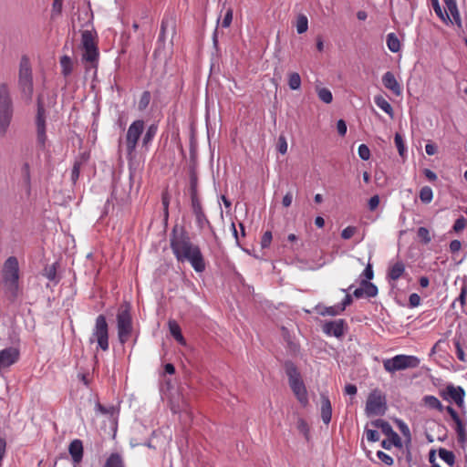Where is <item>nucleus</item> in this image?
I'll return each instance as SVG.
<instances>
[{"mask_svg":"<svg viewBox=\"0 0 467 467\" xmlns=\"http://www.w3.org/2000/svg\"><path fill=\"white\" fill-rule=\"evenodd\" d=\"M171 248L178 262H188L196 273H202L206 268L204 256L199 245L194 244L187 233L173 234Z\"/></svg>","mask_w":467,"mask_h":467,"instance_id":"f257e3e1","label":"nucleus"},{"mask_svg":"<svg viewBox=\"0 0 467 467\" xmlns=\"http://www.w3.org/2000/svg\"><path fill=\"white\" fill-rule=\"evenodd\" d=\"M2 283L5 293L16 299L19 290V264L16 256H9L4 263L2 269Z\"/></svg>","mask_w":467,"mask_h":467,"instance_id":"f03ea898","label":"nucleus"},{"mask_svg":"<svg viewBox=\"0 0 467 467\" xmlns=\"http://www.w3.org/2000/svg\"><path fill=\"white\" fill-rule=\"evenodd\" d=\"M97 37L98 35L94 29L84 30L81 33L82 61L88 63L90 67L94 68H97L99 57Z\"/></svg>","mask_w":467,"mask_h":467,"instance_id":"7ed1b4c3","label":"nucleus"},{"mask_svg":"<svg viewBox=\"0 0 467 467\" xmlns=\"http://www.w3.org/2000/svg\"><path fill=\"white\" fill-rule=\"evenodd\" d=\"M117 330L119 340L120 344L124 345L130 339L133 331L131 306L128 302L120 305L118 309Z\"/></svg>","mask_w":467,"mask_h":467,"instance_id":"20e7f679","label":"nucleus"},{"mask_svg":"<svg viewBox=\"0 0 467 467\" xmlns=\"http://www.w3.org/2000/svg\"><path fill=\"white\" fill-rule=\"evenodd\" d=\"M18 87L22 97L27 102L32 100L34 87L33 75L30 60L26 56H23L19 63Z\"/></svg>","mask_w":467,"mask_h":467,"instance_id":"39448f33","label":"nucleus"},{"mask_svg":"<svg viewBox=\"0 0 467 467\" xmlns=\"http://www.w3.org/2000/svg\"><path fill=\"white\" fill-rule=\"evenodd\" d=\"M13 116L12 99L8 87L5 84L0 86V136H4L10 125Z\"/></svg>","mask_w":467,"mask_h":467,"instance_id":"423d86ee","label":"nucleus"},{"mask_svg":"<svg viewBox=\"0 0 467 467\" xmlns=\"http://www.w3.org/2000/svg\"><path fill=\"white\" fill-rule=\"evenodd\" d=\"M420 363V359L416 356L400 354L384 359L383 368L387 372L393 374L400 370L418 368Z\"/></svg>","mask_w":467,"mask_h":467,"instance_id":"0eeeda50","label":"nucleus"},{"mask_svg":"<svg viewBox=\"0 0 467 467\" xmlns=\"http://www.w3.org/2000/svg\"><path fill=\"white\" fill-rule=\"evenodd\" d=\"M88 341L90 344L97 342L98 348L103 351L109 349V325L104 315H99L96 317Z\"/></svg>","mask_w":467,"mask_h":467,"instance_id":"6e6552de","label":"nucleus"},{"mask_svg":"<svg viewBox=\"0 0 467 467\" xmlns=\"http://www.w3.org/2000/svg\"><path fill=\"white\" fill-rule=\"evenodd\" d=\"M144 121L142 119L134 120L129 127L126 134L125 145L127 158L131 160L134 157V153L144 131Z\"/></svg>","mask_w":467,"mask_h":467,"instance_id":"1a4fd4ad","label":"nucleus"},{"mask_svg":"<svg viewBox=\"0 0 467 467\" xmlns=\"http://www.w3.org/2000/svg\"><path fill=\"white\" fill-rule=\"evenodd\" d=\"M387 410L386 406V398L382 394V392L376 389H373L366 402V408L365 411L367 416H378V415H384L385 411Z\"/></svg>","mask_w":467,"mask_h":467,"instance_id":"9d476101","label":"nucleus"},{"mask_svg":"<svg viewBox=\"0 0 467 467\" xmlns=\"http://www.w3.org/2000/svg\"><path fill=\"white\" fill-rule=\"evenodd\" d=\"M37 142L44 146L47 140L46 135V110L44 109L41 98H37V114L36 119Z\"/></svg>","mask_w":467,"mask_h":467,"instance_id":"9b49d317","label":"nucleus"},{"mask_svg":"<svg viewBox=\"0 0 467 467\" xmlns=\"http://www.w3.org/2000/svg\"><path fill=\"white\" fill-rule=\"evenodd\" d=\"M441 396L445 400L454 401L459 408L464 405L465 391L461 386L456 387L452 384H449L446 389L441 392Z\"/></svg>","mask_w":467,"mask_h":467,"instance_id":"f8f14e48","label":"nucleus"},{"mask_svg":"<svg viewBox=\"0 0 467 467\" xmlns=\"http://www.w3.org/2000/svg\"><path fill=\"white\" fill-rule=\"evenodd\" d=\"M346 321L344 319H337L333 321H326L322 327L323 332L335 337H342L345 334Z\"/></svg>","mask_w":467,"mask_h":467,"instance_id":"ddd939ff","label":"nucleus"},{"mask_svg":"<svg viewBox=\"0 0 467 467\" xmlns=\"http://www.w3.org/2000/svg\"><path fill=\"white\" fill-rule=\"evenodd\" d=\"M19 358V351L15 348H6L0 351V371L15 364Z\"/></svg>","mask_w":467,"mask_h":467,"instance_id":"4468645a","label":"nucleus"},{"mask_svg":"<svg viewBox=\"0 0 467 467\" xmlns=\"http://www.w3.org/2000/svg\"><path fill=\"white\" fill-rule=\"evenodd\" d=\"M289 386L298 401L306 406L308 403V397L302 379L289 382Z\"/></svg>","mask_w":467,"mask_h":467,"instance_id":"2eb2a0df","label":"nucleus"},{"mask_svg":"<svg viewBox=\"0 0 467 467\" xmlns=\"http://www.w3.org/2000/svg\"><path fill=\"white\" fill-rule=\"evenodd\" d=\"M382 83L394 95L400 96L402 93V88L392 72L388 71L383 75Z\"/></svg>","mask_w":467,"mask_h":467,"instance_id":"dca6fc26","label":"nucleus"},{"mask_svg":"<svg viewBox=\"0 0 467 467\" xmlns=\"http://www.w3.org/2000/svg\"><path fill=\"white\" fill-rule=\"evenodd\" d=\"M68 452L75 464H78L83 459V443L80 440H73L68 446Z\"/></svg>","mask_w":467,"mask_h":467,"instance_id":"f3484780","label":"nucleus"},{"mask_svg":"<svg viewBox=\"0 0 467 467\" xmlns=\"http://www.w3.org/2000/svg\"><path fill=\"white\" fill-rule=\"evenodd\" d=\"M320 412H321V419H322V421L327 425L330 420H331V416H332V407H331V402L328 399L327 396L322 394L321 395V408H320Z\"/></svg>","mask_w":467,"mask_h":467,"instance_id":"a211bd4d","label":"nucleus"},{"mask_svg":"<svg viewBox=\"0 0 467 467\" xmlns=\"http://www.w3.org/2000/svg\"><path fill=\"white\" fill-rule=\"evenodd\" d=\"M405 273V265L402 261H398L389 267L387 277L390 281H396Z\"/></svg>","mask_w":467,"mask_h":467,"instance_id":"6ab92c4d","label":"nucleus"},{"mask_svg":"<svg viewBox=\"0 0 467 467\" xmlns=\"http://www.w3.org/2000/svg\"><path fill=\"white\" fill-rule=\"evenodd\" d=\"M168 327L171 335L175 338V340L181 345H186L185 338L182 334V330L179 324L175 320H169Z\"/></svg>","mask_w":467,"mask_h":467,"instance_id":"aec40b11","label":"nucleus"},{"mask_svg":"<svg viewBox=\"0 0 467 467\" xmlns=\"http://www.w3.org/2000/svg\"><path fill=\"white\" fill-rule=\"evenodd\" d=\"M195 219H196V223H197V226L202 230L204 229L205 227H208L209 230L211 231L212 234L213 235L214 238H217V235L214 232V229L213 227L212 226L210 221L208 220V218L206 217L204 212H201L200 213H195Z\"/></svg>","mask_w":467,"mask_h":467,"instance_id":"412c9836","label":"nucleus"},{"mask_svg":"<svg viewBox=\"0 0 467 467\" xmlns=\"http://www.w3.org/2000/svg\"><path fill=\"white\" fill-rule=\"evenodd\" d=\"M374 102L379 109H381L385 113H387L391 119L394 117V110H393L392 106L382 96H379V95L375 96Z\"/></svg>","mask_w":467,"mask_h":467,"instance_id":"4be33fe9","label":"nucleus"},{"mask_svg":"<svg viewBox=\"0 0 467 467\" xmlns=\"http://www.w3.org/2000/svg\"><path fill=\"white\" fill-rule=\"evenodd\" d=\"M316 310L322 317H325V316L335 317V316H337V315L342 313V311L339 308L338 305H335V306H321V305H317L316 306Z\"/></svg>","mask_w":467,"mask_h":467,"instance_id":"5701e85b","label":"nucleus"},{"mask_svg":"<svg viewBox=\"0 0 467 467\" xmlns=\"http://www.w3.org/2000/svg\"><path fill=\"white\" fill-rule=\"evenodd\" d=\"M423 404L430 409H435L439 411H442L444 407L438 398L432 395H425L422 398Z\"/></svg>","mask_w":467,"mask_h":467,"instance_id":"b1692460","label":"nucleus"},{"mask_svg":"<svg viewBox=\"0 0 467 467\" xmlns=\"http://www.w3.org/2000/svg\"><path fill=\"white\" fill-rule=\"evenodd\" d=\"M443 2L446 5L447 10L452 16L455 23L460 26L461 25V17H460V13L458 11L456 1L455 0H443Z\"/></svg>","mask_w":467,"mask_h":467,"instance_id":"393cba45","label":"nucleus"},{"mask_svg":"<svg viewBox=\"0 0 467 467\" xmlns=\"http://www.w3.org/2000/svg\"><path fill=\"white\" fill-rule=\"evenodd\" d=\"M455 423V431L457 433V439L460 443H464L467 440V434L465 431V425L461 420V418H458L457 420H453Z\"/></svg>","mask_w":467,"mask_h":467,"instance_id":"a878e982","label":"nucleus"},{"mask_svg":"<svg viewBox=\"0 0 467 467\" xmlns=\"http://www.w3.org/2000/svg\"><path fill=\"white\" fill-rule=\"evenodd\" d=\"M103 467H125V464L121 455L115 452L109 456Z\"/></svg>","mask_w":467,"mask_h":467,"instance_id":"bb28decb","label":"nucleus"},{"mask_svg":"<svg viewBox=\"0 0 467 467\" xmlns=\"http://www.w3.org/2000/svg\"><path fill=\"white\" fill-rule=\"evenodd\" d=\"M285 373L288 377V382L301 379V375H300L299 371L297 370L296 365L293 362H291V361L285 362Z\"/></svg>","mask_w":467,"mask_h":467,"instance_id":"cd10ccee","label":"nucleus"},{"mask_svg":"<svg viewBox=\"0 0 467 467\" xmlns=\"http://www.w3.org/2000/svg\"><path fill=\"white\" fill-rule=\"evenodd\" d=\"M432 8L437 15V16L445 23L451 22L450 16L448 12L445 10L443 11L439 4V0H431Z\"/></svg>","mask_w":467,"mask_h":467,"instance_id":"c85d7f7f","label":"nucleus"},{"mask_svg":"<svg viewBox=\"0 0 467 467\" xmlns=\"http://www.w3.org/2000/svg\"><path fill=\"white\" fill-rule=\"evenodd\" d=\"M61 72L64 77L69 76L73 71V61L68 56L60 58Z\"/></svg>","mask_w":467,"mask_h":467,"instance_id":"c756f323","label":"nucleus"},{"mask_svg":"<svg viewBox=\"0 0 467 467\" xmlns=\"http://www.w3.org/2000/svg\"><path fill=\"white\" fill-rule=\"evenodd\" d=\"M387 46L388 48L393 53L400 51V42L394 33H389L387 35Z\"/></svg>","mask_w":467,"mask_h":467,"instance_id":"7c9ffc66","label":"nucleus"},{"mask_svg":"<svg viewBox=\"0 0 467 467\" xmlns=\"http://www.w3.org/2000/svg\"><path fill=\"white\" fill-rule=\"evenodd\" d=\"M360 285L363 286L366 297H375L378 295V287L373 283L362 280Z\"/></svg>","mask_w":467,"mask_h":467,"instance_id":"2f4dec72","label":"nucleus"},{"mask_svg":"<svg viewBox=\"0 0 467 467\" xmlns=\"http://www.w3.org/2000/svg\"><path fill=\"white\" fill-rule=\"evenodd\" d=\"M371 425H373L376 428L380 429L381 431L386 436H389L393 432V429H392L391 425L384 420H381V419L375 420L371 421Z\"/></svg>","mask_w":467,"mask_h":467,"instance_id":"473e14b6","label":"nucleus"},{"mask_svg":"<svg viewBox=\"0 0 467 467\" xmlns=\"http://www.w3.org/2000/svg\"><path fill=\"white\" fill-rule=\"evenodd\" d=\"M439 456L450 466H452L455 463V455L451 451L441 448L439 450Z\"/></svg>","mask_w":467,"mask_h":467,"instance_id":"72a5a7b5","label":"nucleus"},{"mask_svg":"<svg viewBox=\"0 0 467 467\" xmlns=\"http://www.w3.org/2000/svg\"><path fill=\"white\" fill-rule=\"evenodd\" d=\"M189 191L191 197L198 196V176L193 170L190 172Z\"/></svg>","mask_w":467,"mask_h":467,"instance_id":"f704fd0d","label":"nucleus"},{"mask_svg":"<svg viewBox=\"0 0 467 467\" xmlns=\"http://www.w3.org/2000/svg\"><path fill=\"white\" fill-rule=\"evenodd\" d=\"M317 93L320 100L329 104L333 100V95L331 91L327 88H317Z\"/></svg>","mask_w":467,"mask_h":467,"instance_id":"c9c22d12","label":"nucleus"},{"mask_svg":"<svg viewBox=\"0 0 467 467\" xmlns=\"http://www.w3.org/2000/svg\"><path fill=\"white\" fill-rule=\"evenodd\" d=\"M288 86L292 90H297L301 87V77L298 73L293 72L288 75Z\"/></svg>","mask_w":467,"mask_h":467,"instance_id":"e433bc0d","label":"nucleus"},{"mask_svg":"<svg viewBox=\"0 0 467 467\" xmlns=\"http://www.w3.org/2000/svg\"><path fill=\"white\" fill-rule=\"evenodd\" d=\"M433 198V192L431 187L423 186L420 191V199L423 203H430Z\"/></svg>","mask_w":467,"mask_h":467,"instance_id":"4c0bfd02","label":"nucleus"},{"mask_svg":"<svg viewBox=\"0 0 467 467\" xmlns=\"http://www.w3.org/2000/svg\"><path fill=\"white\" fill-rule=\"evenodd\" d=\"M157 133V127L155 125H150L145 134L143 135V138H142V144L144 146H147L149 143L151 142V140H153L154 136L156 135Z\"/></svg>","mask_w":467,"mask_h":467,"instance_id":"58836bf2","label":"nucleus"},{"mask_svg":"<svg viewBox=\"0 0 467 467\" xmlns=\"http://www.w3.org/2000/svg\"><path fill=\"white\" fill-rule=\"evenodd\" d=\"M63 0H54L51 8V18L56 19L62 14Z\"/></svg>","mask_w":467,"mask_h":467,"instance_id":"ea45409f","label":"nucleus"},{"mask_svg":"<svg viewBox=\"0 0 467 467\" xmlns=\"http://www.w3.org/2000/svg\"><path fill=\"white\" fill-rule=\"evenodd\" d=\"M308 28V20L307 17L304 15H301L297 17L296 21V31L298 34L305 33Z\"/></svg>","mask_w":467,"mask_h":467,"instance_id":"a19ab883","label":"nucleus"},{"mask_svg":"<svg viewBox=\"0 0 467 467\" xmlns=\"http://www.w3.org/2000/svg\"><path fill=\"white\" fill-rule=\"evenodd\" d=\"M417 235L424 244H428L431 241L430 231L426 227H420Z\"/></svg>","mask_w":467,"mask_h":467,"instance_id":"79ce46f5","label":"nucleus"},{"mask_svg":"<svg viewBox=\"0 0 467 467\" xmlns=\"http://www.w3.org/2000/svg\"><path fill=\"white\" fill-rule=\"evenodd\" d=\"M44 276H46L49 281H56L57 279V267L56 265H51L44 269Z\"/></svg>","mask_w":467,"mask_h":467,"instance_id":"37998d69","label":"nucleus"},{"mask_svg":"<svg viewBox=\"0 0 467 467\" xmlns=\"http://www.w3.org/2000/svg\"><path fill=\"white\" fill-rule=\"evenodd\" d=\"M150 93L149 91H144L141 94V97L139 101L138 108L140 110H144L150 104Z\"/></svg>","mask_w":467,"mask_h":467,"instance_id":"c03bdc74","label":"nucleus"},{"mask_svg":"<svg viewBox=\"0 0 467 467\" xmlns=\"http://www.w3.org/2000/svg\"><path fill=\"white\" fill-rule=\"evenodd\" d=\"M394 141L398 149L399 154L402 157L406 150L402 136L400 133H396L394 137Z\"/></svg>","mask_w":467,"mask_h":467,"instance_id":"a18cd8bd","label":"nucleus"},{"mask_svg":"<svg viewBox=\"0 0 467 467\" xmlns=\"http://www.w3.org/2000/svg\"><path fill=\"white\" fill-rule=\"evenodd\" d=\"M296 428L300 433H302L306 440H308L309 428L307 423L303 419H298Z\"/></svg>","mask_w":467,"mask_h":467,"instance_id":"49530a36","label":"nucleus"},{"mask_svg":"<svg viewBox=\"0 0 467 467\" xmlns=\"http://www.w3.org/2000/svg\"><path fill=\"white\" fill-rule=\"evenodd\" d=\"M191 202L193 214L203 212L199 195L192 196Z\"/></svg>","mask_w":467,"mask_h":467,"instance_id":"de8ad7c7","label":"nucleus"},{"mask_svg":"<svg viewBox=\"0 0 467 467\" xmlns=\"http://www.w3.org/2000/svg\"><path fill=\"white\" fill-rule=\"evenodd\" d=\"M358 156L363 161H368L370 158V150L366 144H360L358 146Z\"/></svg>","mask_w":467,"mask_h":467,"instance_id":"09e8293b","label":"nucleus"},{"mask_svg":"<svg viewBox=\"0 0 467 467\" xmlns=\"http://www.w3.org/2000/svg\"><path fill=\"white\" fill-rule=\"evenodd\" d=\"M466 224H467V220L463 216H460L454 222V224H453V227H452L453 231L456 232V233H459V232L462 231L466 227Z\"/></svg>","mask_w":467,"mask_h":467,"instance_id":"8fccbe9b","label":"nucleus"},{"mask_svg":"<svg viewBox=\"0 0 467 467\" xmlns=\"http://www.w3.org/2000/svg\"><path fill=\"white\" fill-rule=\"evenodd\" d=\"M96 410L98 411H99L101 414H104V415H110V416H112L115 413V407L114 406L105 407V406L101 405L99 402L96 404Z\"/></svg>","mask_w":467,"mask_h":467,"instance_id":"3c124183","label":"nucleus"},{"mask_svg":"<svg viewBox=\"0 0 467 467\" xmlns=\"http://www.w3.org/2000/svg\"><path fill=\"white\" fill-rule=\"evenodd\" d=\"M453 342H454V346H455V348H456V356H457V358L460 360V361H462V362H465L466 361V358H465V354H464V351L461 346V343H460V340L459 339H456L454 338L453 339Z\"/></svg>","mask_w":467,"mask_h":467,"instance_id":"603ef678","label":"nucleus"},{"mask_svg":"<svg viewBox=\"0 0 467 467\" xmlns=\"http://www.w3.org/2000/svg\"><path fill=\"white\" fill-rule=\"evenodd\" d=\"M277 150L283 155L285 154L287 151L286 139L283 135H280L278 138Z\"/></svg>","mask_w":467,"mask_h":467,"instance_id":"864d4df0","label":"nucleus"},{"mask_svg":"<svg viewBox=\"0 0 467 467\" xmlns=\"http://www.w3.org/2000/svg\"><path fill=\"white\" fill-rule=\"evenodd\" d=\"M232 20H233V10H232V8H228L224 14L223 19L222 20V23H221L222 26L224 28L229 27L232 23Z\"/></svg>","mask_w":467,"mask_h":467,"instance_id":"5fc2aeb1","label":"nucleus"},{"mask_svg":"<svg viewBox=\"0 0 467 467\" xmlns=\"http://www.w3.org/2000/svg\"><path fill=\"white\" fill-rule=\"evenodd\" d=\"M357 232V227L348 226L341 232V237L345 240L350 239Z\"/></svg>","mask_w":467,"mask_h":467,"instance_id":"6e6d98bb","label":"nucleus"},{"mask_svg":"<svg viewBox=\"0 0 467 467\" xmlns=\"http://www.w3.org/2000/svg\"><path fill=\"white\" fill-rule=\"evenodd\" d=\"M378 458L384 462L387 465H392L393 464V459L390 455L387 454L386 452L382 451H379L377 452Z\"/></svg>","mask_w":467,"mask_h":467,"instance_id":"4d7b16f0","label":"nucleus"},{"mask_svg":"<svg viewBox=\"0 0 467 467\" xmlns=\"http://www.w3.org/2000/svg\"><path fill=\"white\" fill-rule=\"evenodd\" d=\"M272 238H273L272 233L270 231H266L263 234L262 239H261L262 248H267L271 244Z\"/></svg>","mask_w":467,"mask_h":467,"instance_id":"13d9d810","label":"nucleus"},{"mask_svg":"<svg viewBox=\"0 0 467 467\" xmlns=\"http://www.w3.org/2000/svg\"><path fill=\"white\" fill-rule=\"evenodd\" d=\"M367 440L370 442H376L379 440V434L375 430H366Z\"/></svg>","mask_w":467,"mask_h":467,"instance_id":"bf43d9fd","label":"nucleus"},{"mask_svg":"<svg viewBox=\"0 0 467 467\" xmlns=\"http://www.w3.org/2000/svg\"><path fill=\"white\" fill-rule=\"evenodd\" d=\"M353 302L352 296L347 294L341 303L337 304L342 312L345 311L346 307L350 306Z\"/></svg>","mask_w":467,"mask_h":467,"instance_id":"052dcab7","label":"nucleus"},{"mask_svg":"<svg viewBox=\"0 0 467 467\" xmlns=\"http://www.w3.org/2000/svg\"><path fill=\"white\" fill-rule=\"evenodd\" d=\"M409 304L410 307H416L420 306V296L416 293L411 294L409 297Z\"/></svg>","mask_w":467,"mask_h":467,"instance_id":"680f3d73","label":"nucleus"},{"mask_svg":"<svg viewBox=\"0 0 467 467\" xmlns=\"http://www.w3.org/2000/svg\"><path fill=\"white\" fill-rule=\"evenodd\" d=\"M79 172H80V163L79 162H75V164H74V166L72 168V171H71V180H72V182L74 183L78 179Z\"/></svg>","mask_w":467,"mask_h":467,"instance_id":"e2e57ef3","label":"nucleus"},{"mask_svg":"<svg viewBox=\"0 0 467 467\" xmlns=\"http://www.w3.org/2000/svg\"><path fill=\"white\" fill-rule=\"evenodd\" d=\"M362 276L365 277V280L369 281L374 277V272L372 269V265L370 264H368L366 268L364 269L362 273Z\"/></svg>","mask_w":467,"mask_h":467,"instance_id":"0e129e2a","label":"nucleus"},{"mask_svg":"<svg viewBox=\"0 0 467 467\" xmlns=\"http://www.w3.org/2000/svg\"><path fill=\"white\" fill-rule=\"evenodd\" d=\"M388 437L390 439L391 444L395 445L396 447L402 446L400 437L396 431H393V432Z\"/></svg>","mask_w":467,"mask_h":467,"instance_id":"69168bd1","label":"nucleus"},{"mask_svg":"<svg viewBox=\"0 0 467 467\" xmlns=\"http://www.w3.org/2000/svg\"><path fill=\"white\" fill-rule=\"evenodd\" d=\"M398 427L400 429V431H401V433L408 437V438H410V429L408 427V425L402 421V420H398Z\"/></svg>","mask_w":467,"mask_h":467,"instance_id":"338daca9","label":"nucleus"},{"mask_svg":"<svg viewBox=\"0 0 467 467\" xmlns=\"http://www.w3.org/2000/svg\"><path fill=\"white\" fill-rule=\"evenodd\" d=\"M337 130L340 136H345L347 133V124L343 119H339L337 122Z\"/></svg>","mask_w":467,"mask_h":467,"instance_id":"774afa93","label":"nucleus"}]
</instances>
